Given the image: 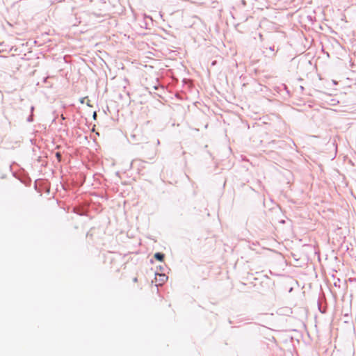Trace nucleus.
Instances as JSON below:
<instances>
[{"label":"nucleus","mask_w":356,"mask_h":356,"mask_svg":"<svg viewBox=\"0 0 356 356\" xmlns=\"http://www.w3.org/2000/svg\"><path fill=\"white\" fill-rule=\"evenodd\" d=\"M81 104H86L89 107H92V106L90 104V100L88 97H83L80 99Z\"/></svg>","instance_id":"obj_1"},{"label":"nucleus","mask_w":356,"mask_h":356,"mask_svg":"<svg viewBox=\"0 0 356 356\" xmlns=\"http://www.w3.org/2000/svg\"><path fill=\"white\" fill-rule=\"evenodd\" d=\"M154 258L160 261H163L164 259V254L160 252H157L154 254Z\"/></svg>","instance_id":"obj_2"},{"label":"nucleus","mask_w":356,"mask_h":356,"mask_svg":"<svg viewBox=\"0 0 356 356\" xmlns=\"http://www.w3.org/2000/svg\"><path fill=\"white\" fill-rule=\"evenodd\" d=\"M56 157L58 158V159L60 161V156H60V154L59 152H57V153L56 154Z\"/></svg>","instance_id":"obj_3"},{"label":"nucleus","mask_w":356,"mask_h":356,"mask_svg":"<svg viewBox=\"0 0 356 356\" xmlns=\"http://www.w3.org/2000/svg\"><path fill=\"white\" fill-rule=\"evenodd\" d=\"M134 282H137V278H136V277H135V278L134 279Z\"/></svg>","instance_id":"obj_4"},{"label":"nucleus","mask_w":356,"mask_h":356,"mask_svg":"<svg viewBox=\"0 0 356 356\" xmlns=\"http://www.w3.org/2000/svg\"><path fill=\"white\" fill-rule=\"evenodd\" d=\"M93 117H96V113H94Z\"/></svg>","instance_id":"obj_5"}]
</instances>
